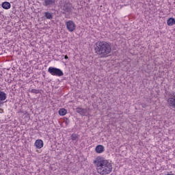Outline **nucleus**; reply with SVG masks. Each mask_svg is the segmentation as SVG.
<instances>
[{
	"instance_id": "obj_14",
	"label": "nucleus",
	"mask_w": 175,
	"mask_h": 175,
	"mask_svg": "<svg viewBox=\"0 0 175 175\" xmlns=\"http://www.w3.org/2000/svg\"><path fill=\"white\" fill-rule=\"evenodd\" d=\"M44 17H46L47 20H51L53 18V13L49 12H44Z\"/></svg>"
},
{
	"instance_id": "obj_20",
	"label": "nucleus",
	"mask_w": 175,
	"mask_h": 175,
	"mask_svg": "<svg viewBox=\"0 0 175 175\" xmlns=\"http://www.w3.org/2000/svg\"><path fill=\"white\" fill-rule=\"evenodd\" d=\"M68 55H64V59H68Z\"/></svg>"
},
{
	"instance_id": "obj_9",
	"label": "nucleus",
	"mask_w": 175,
	"mask_h": 175,
	"mask_svg": "<svg viewBox=\"0 0 175 175\" xmlns=\"http://www.w3.org/2000/svg\"><path fill=\"white\" fill-rule=\"evenodd\" d=\"M34 146L36 148L40 150V148H43V141L42 139H37L34 143Z\"/></svg>"
},
{
	"instance_id": "obj_5",
	"label": "nucleus",
	"mask_w": 175,
	"mask_h": 175,
	"mask_svg": "<svg viewBox=\"0 0 175 175\" xmlns=\"http://www.w3.org/2000/svg\"><path fill=\"white\" fill-rule=\"evenodd\" d=\"M66 27L68 32H73L76 31V23L73 21H68L66 22Z\"/></svg>"
},
{
	"instance_id": "obj_23",
	"label": "nucleus",
	"mask_w": 175,
	"mask_h": 175,
	"mask_svg": "<svg viewBox=\"0 0 175 175\" xmlns=\"http://www.w3.org/2000/svg\"><path fill=\"white\" fill-rule=\"evenodd\" d=\"M66 124H69V120L66 121Z\"/></svg>"
},
{
	"instance_id": "obj_2",
	"label": "nucleus",
	"mask_w": 175,
	"mask_h": 175,
	"mask_svg": "<svg viewBox=\"0 0 175 175\" xmlns=\"http://www.w3.org/2000/svg\"><path fill=\"white\" fill-rule=\"evenodd\" d=\"M94 52L100 58H106L111 53V45L106 41H98L94 45Z\"/></svg>"
},
{
	"instance_id": "obj_19",
	"label": "nucleus",
	"mask_w": 175,
	"mask_h": 175,
	"mask_svg": "<svg viewBox=\"0 0 175 175\" xmlns=\"http://www.w3.org/2000/svg\"><path fill=\"white\" fill-rule=\"evenodd\" d=\"M2 105H3V102L0 101V107H1V106H2Z\"/></svg>"
},
{
	"instance_id": "obj_1",
	"label": "nucleus",
	"mask_w": 175,
	"mask_h": 175,
	"mask_svg": "<svg viewBox=\"0 0 175 175\" xmlns=\"http://www.w3.org/2000/svg\"><path fill=\"white\" fill-rule=\"evenodd\" d=\"M94 163L96 165L97 173L99 174H110L113 172V165L103 157H97Z\"/></svg>"
},
{
	"instance_id": "obj_6",
	"label": "nucleus",
	"mask_w": 175,
	"mask_h": 175,
	"mask_svg": "<svg viewBox=\"0 0 175 175\" xmlns=\"http://www.w3.org/2000/svg\"><path fill=\"white\" fill-rule=\"evenodd\" d=\"M42 1H43V3H42L43 6L50 8V6H54V5H55V0H42Z\"/></svg>"
},
{
	"instance_id": "obj_17",
	"label": "nucleus",
	"mask_w": 175,
	"mask_h": 175,
	"mask_svg": "<svg viewBox=\"0 0 175 175\" xmlns=\"http://www.w3.org/2000/svg\"><path fill=\"white\" fill-rule=\"evenodd\" d=\"M31 94H39L40 92V90H36V89H32L31 90Z\"/></svg>"
},
{
	"instance_id": "obj_22",
	"label": "nucleus",
	"mask_w": 175,
	"mask_h": 175,
	"mask_svg": "<svg viewBox=\"0 0 175 175\" xmlns=\"http://www.w3.org/2000/svg\"><path fill=\"white\" fill-rule=\"evenodd\" d=\"M165 175H175L174 174H167Z\"/></svg>"
},
{
	"instance_id": "obj_4",
	"label": "nucleus",
	"mask_w": 175,
	"mask_h": 175,
	"mask_svg": "<svg viewBox=\"0 0 175 175\" xmlns=\"http://www.w3.org/2000/svg\"><path fill=\"white\" fill-rule=\"evenodd\" d=\"M61 9L64 11L63 14L72 13V4L70 3H64L61 5Z\"/></svg>"
},
{
	"instance_id": "obj_15",
	"label": "nucleus",
	"mask_w": 175,
	"mask_h": 175,
	"mask_svg": "<svg viewBox=\"0 0 175 175\" xmlns=\"http://www.w3.org/2000/svg\"><path fill=\"white\" fill-rule=\"evenodd\" d=\"M71 139L72 142H77L79 140V135L77 134L73 133L71 136Z\"/></svg>"
},
{
	"instance_id": "obj_7",
	"label": "nucleus",
	"mask_w": 175,
	"mask_h": 175,
	"mask_svg": "<svg viewBox=\"0 0 175 175\" xmlns=\"http://www.w3.org/2000/svg\"><path fill=\"white\" fill-rule=\"evenodd\" d=\"M76 111L78 113V114H80L81 116H85L88 113L87 109L81 107L76 108Z\"/></svg>"
},
{
	"instance_id": "obj_18",
	"label": "nucleus",
	"mask_w": 175,
	"mask_h": 175,
	"mask_svg": "<svg viewBox=\"0 0 175 175\" xmlns=\"http://www.w3.org/2000/svg\"><path fill=\"white\" fill-rule=\"evenodd\" d=\"M170 98H175V92H173L172 93H170Z\"/></svg>"
},
{
	"instance_id": "obj_11",
	"label": "nucleus",
	"mask_w": 175,
	"mask_h": 175,
	"mask_svg": "<svg viewBox=\"0 0 175 175\" xmlns=\"http://www.w3.org/2000/svg\"><path fill=\"white\" fill-rule=\"evenodd\" d=\"M7 98L8 94L5 92L0 90V102H3L4 100H6Z\"/></svg>"
},
{
	"instance_id": "obj_10",
	"label": "nucleus",
	"mask_w": 175,
	"mask_h": 175,
	"mask_svg": "<svg viewBox=\"0 0 175 175\" xmlns=\"http://www.w3.org/2000/svg\"><path fill=\"white\" fill-rule=\"evenodd\" d=\"M95 151L97 154H102V152H105V146L103 145H98L96 146Z\"/></svg>"
},
{
	"instance_id": "obj_13",
	"label": "nucleus",
	"mask_w": 175,
	"mask_h": 175,
	"mask_svg": "<svg viewBox=\"0 0 175 175\" xmlns=\"http://www.w3.org/2000/svg\"><path fill=\"white\" fill-rule=\"evenodd\" d=\"M167 24L169 25V27H173V25H175V19L174 18H170L167 21Z\"/></svg>"
},
{
	"instance_id": "obj_16",
	"label": "nucleus",
	"mask_w": 175,
	"mask_h": 175,
	"mask_svg": "<svg viewBox=\"0 0 175 175\" xmlns=\"http://www.w3.org/2000/svg\"><path fill=\"white\" fill-rule=\"evenodd\" d=\"M66 113H68V111H66V109L62 108V109H60L59 110V116H65L66 114Z\"/></svg>"
},
{
	"instance_id": "obj_3",
	"label": "nucleus",
	"mask_w": 175,
	"mask_h": 175,
	"mask_svg": "<svg viewBox=\"0 0 175 175\" xmlns=\"http://www.w3.org/2000/svg\"><path fill=\"white\" fill-rule=\"evenodd\" d=\"M48 72L52 76H57V77H61V76H64V72H62L61 69L55 67H49L48 69Z\"/></svg>"
},
{
	"instance_id": "obj_8",
	"label": "nucleus",
	"mask_w": 175,
	"mask_h": 175,
	"mask_svg": "<svg viewBox=\"0 0 175 175\" xmlns=\"http://www.w3.org/2000/svg\"><path fill=\"white\" fill-rule=\"evenodd\" d=\"M170 107L175 109V97H170L167 100Z\"/></svg>"
},
{
	"instance_id": "obj_21",
	"label": "nucleus",
	"mask_w": 175,
	"mask_h": 175,
	"mask_svg": "<svg viewBox=\"0 0 175 175\" xmlns=\"http://www.w3.org/2000/svg\"><path fill=\"white\" fill-rule=\"evenodd\" d=\"M0 113H3V110L2 109L0 108Z\"/></svg>"
},
{
	"instance_id": "obj_12",
	"label": "nucleus",
	"mask_w": 175,
	"mask_h": 175,
	"mask_svg": "<svg viewBox=\"0 0 175 175\" xmlns=\"http://www.w3.org/2000/svg\"><path fill=\"white\" fill-rule=\"evenodd\" d=\"M1 7L3 8V9L8 10V9H10V8H12V5H10V3L5 1L2 3Z\"/></svg>"
}]
</instances>
